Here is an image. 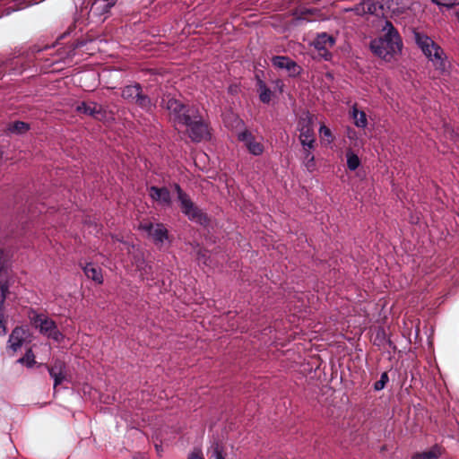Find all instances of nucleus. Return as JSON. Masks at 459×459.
<instances>
[{"label": "nucleus", "instance_id": "obj_1", "mask_svg": "<svg viewBox=\"0 0 459 459\" xmlns=\"http://www.w3.org/2000/svg\"><path fill=\"white\" fill-rule=\"evenodd\" d=\"M383 30L385 33L382 37L370 42V48L375 55L389 61L401 52L403 42L398 30L391 22H385Z\"/></svg>", "mask_w": 459, "mask_h": 459}, {"label": "nucleus", "instance_id": "obj_2", "mask_svg": "<svg viewBox=\"0 0 459 459\" xmlns=\"http://www.w3.org/2000/svg\"><path fill=\"white\" fill-rule=\"evenodd\" d=\"M160 107L167 112L169 122L175 128L178 126H183L191 117L195 118V114L199 109L196 106L184 103L171 94H164L161 97Z\"/></svg>", "mask_w": 459, "mask_h": 459}, {"label": "nucleus", "instance_id": "obj_3", "mask_svg": "<svg viewBox=\"0 0 459 459\" xmlns=\"http://www.w3.org/2000/svg\"><path fill=\"white\" fill-rule=\"evenodd\" d=\"M414 39L423 54L434 64L437 70L445 71L446 64L443 58L444 50L431 38L424 33L414 32Z\"/></svg>", "mask_w": 459, "mask_h": 459}, {"label": "nucleus", "instance_id": "obj_4", "mask_svg": "<svg viewBox=\"0 0 459 459\" xmlns=\"http://www.w3.org/2000/svg\"><path fill=\"white\" fill-rule=\"evenodd\" d=\"M121 97L128 103L134 104L147 113H152L156 105L152 99L143 92L140 83L126 85L122 89Z\"/></svg>", "mask_w": 459, "mask_h": 459}, {"label": "nucleus", "instance_id": "obj_5", "mask_svg": "<svg viewBox=\"0 0 459 459\" xmlns=\"http://www.w3.org/2000/svg\"><path fill=\"white\" fill-rule=\"evenodd\" d=\"M183 126L186 127L188 136L193 142L200 143L210 139L209 126L203 118L199 109L195 114V118L191 117Z\"/></svg>", "mask_w": 459, "mask_h": 459}, {"label": "nucleus", "instance_id": "obj_6", "mask_svg": "<svg viewBox=\"0 0 459 459\" xmlns=\"http://www.w3.org/2000/svg\"><path fill=\"white\" fill-rule=\"evenodd\" d=\"M32 323L36 328H39L40 333L47 335L48 338L60 342L64 337L56 322L47 316L36 315L32 318Z\"/></svg>", "mask_w": 459, "mask_h": 459}, {"label": "nucleus", "instance_id": "obj_7", "mask_svg": "<svg viewBox=\"0 0 459 459\" xmlns=\"http://www.w3.org/2000/svg\"><path fill=\"white\" fill-rule=\"evenodd\" d=\"M138 229L146 232L156 245L162 244L169 238V231L160 222L153 224L150 220L144 219L140 221Z\"/></svg>", "mask_w": 459, "mask_h": 459}, {"label": "nucleus", "instance_id": "obj_8", "mask_svg": "<svg viewBox=\"0 0 459 459\" xmlns=\"http://www.w3.org/2000/svg\"><path fill=\"white\" fill-rule=\"evenodd\" d=\"M181 212L192 221L205 226L209 222L208 216L190 198L186 197L179 203Z\"/></svg>", "mask_w": 459, "mask_h": 459}, {"label": "nucleus", "instance_id": "obj_9", "mask_svg": "<svg viewBox=\"0 0 459 459\" xmlns=\"http://www.w3.org/2000/svg\"><path fill=\"white\" fill-rule=\"evenodd\" d=\"M75 111L78 114L89 116L98 121H104L107 118V110L104 106L91 100L78 102Z\"/></svg>", "mask_w": 459, "mask_h": 459}, {"label": "nucleus", "instance_id": "obj_10", "mask_svg": "<svg viewBox=\"0 0 459 459\" xmlns=\"http://www.w3.org/2000/svg\"><path fill=\"white\" fill-rule=\"evenodd\" d=\"M298 130L299 131V138L303 149H314L316 138L310 118H299L298 122Z\"/></svg>", "mask_w": 459, "mask_h": 459}, {"label": "nucleus", "instance_id": "obj_11", "mask_svg": "<svg viewBox=\"0 0 459 459\" xmlns=\"http://www.w3.org/2000/svg\"><path fill=\"white\" fill-rule=\"evenodd\" d=\"M273 66L279 69H285L291 77L299 76L302 73V68L295 61L287 56H275L272 58Z\"/></svg>", "mask_w": 459, "mask_h": 459}, {"label": "nucleus", "instance_id": "obj_12", "mask_svg": "<svg viewBox=\"0 0 459 459\" xmlns=\"http://www.w3.org/2000/svg\"><path fill=\"white\" fill-rule=\"evenodd\" d=\"M238 140L244 143L248 152L253 155L259 156L264 151V144L257 142L255 135L247 129L238 133Z\"/></svg>", "mask_w": 459, "mask_h": 459}, {"label": "nucleus", "instance_id": "obj_13", "mask_svg": "<svg viewBox=\"0 0 459 459\" xmlns=\"http://www.w3.org/2000/svg\"><path fill=\"white\" fill-rule=\"evenodd\" d=\"M50 377L54 379V388H56L66 378V365L61 359H56L47 366Z\"/></svg>", "mask_w": 459, "mask_h": 459}, {"label": "nucleus", "instance_id": "obj_14", "mask_svg": "<svg viewBox=\"0 0 459 459\" xmlns=\"http://www.w3.org/2000/svg\"><path fill=\"white\" fill-rule=\"evenodd\" d=\"M149 195L150 197L159 202L161 204L170 206L171 205V195L169 190L163 186V187H158L155 186H152L149 188Z\"/></svg>", "mask_w": 459, "mask_h": 459}, {"label": "nucleus", "instance_id": "obj_15", "mask_svg": "<svg viewBox=\"0 0 459 459\" xmlns=\"http://www.w3.org/2000/svg\"><path fill=\"white\" fill-rule=\"evenodd\" d=\"M116 3L117 0H91L90 13L95 16L100 17L109 13Z\"/></svg>", "mask_w": 459, "mask_h": 459}, {"label": "nucleus", "instance_id": "obj_16", "mask_svg": "<svg viewBox=\"0 0 459 459\" xmlns=\"http://www.w3.org/2000/svg\"><path fill=\"white\" fill-rule=\"evenodd\" d=\"M335 43V39L327 34L326 32H322L316 36V38L313 41V45L316 49L321 51V49L331 48L333 47Z\"/></svg>", "mask_w": 459, "mask_h": 459}, {"label": "nucleus", "instance_id": "obj_17", "mask_svg": "<svg viewBox=\"0 0 459 459\" xmlns=\"http://www.w3.org/2000/svg\"><path fill=\"white\" fill-rule=\"evenodd\" d=\"M24 339L25 331L22 327H15L9 336L10 348L16 351L22 345Z\"/></svg>", "mask_w": 459, "mask_h": 459}, {"label": "nucleus", "instance_id": "obj_18", "mask_svg": "<svg viewBox=\"0 0 459 459\" xmlns=\"http://www.w3.org/2000/svg\"><path fill=\"white\" fill-rule=\"evenodd\" d=\"M82 268L85 276L88 279H91L92 281L99 284L102 283L103 276L101 273V269L100 267L94 266L91 263H88Z\"/></svg>", "mask_w": 459, "mask_h": 459}, {"label": "nucleus", "instance_id": "obj_19", "mask_svg": "<svg viewBox=\"0 0 459 459\" xmlns=\"http://www.w3.org/2000/svg\"><path fill=\"white\" fill-rule=\"evenodd\" d=\"M443 453V448L439 445H434L429 450L415 453L411 459H439Z\"/></svg>", "mask_w": 459, "mask_h": 459}, {"label": "nucleus", "instance_id": "obj_20", "mask_svg": "<svg viewBox=\"0 0 459 459\" xmlns=\"http://www.w3.org/2000/svg\"><path fill=\"white\" fill-rule=\"evenodd\" d=\"M30 126L28 123L23 121L10 122L5 129L8 134H23L30 130Z\"/></svg>", "mask_w": 459, "mask_h": 459}, {"label": "nucleus", "instance_id": "obj_21", "mask_svg": "<svg viewBox=\"0 0 459 459\" xmlns=\"http://www.w3.org/2000/svg\"><path fill=\"white\" fill-rule=\"evenodd\" d=\"M351 116L354 119L356 126L365 128L368 125L367 116L364 111L358 110L356 105L353 106L351 110Z\"/></svg>", "mask_w": 459, "mask_h": 459}, {"label": "nucleus", "instance_id": "obj_22", "mask_svg": "<svg viewBox=\"0 0 459 459\" xmlns=\"http://www.w3.org/2000/svg\"><path fill=\"white\" fill-rule=\"evenodd\" d=\"M257 85L260 100L263 103H269L272 99V91L266 86V84L262 80L258 81Z\"/></svg>", "mask_w": 459, "mask_h": 459}, {"label": "nucleus", "instance_id": "obj_23", "mask_svg": "<svg viewBox=\"0 0 459 459\" xmlns=\"http://www.w3.org/2000/svg\"><path fill=\"white\" fill-rule=\"evenodd\" d=\"M347 167L350 170H356L360 165V160L357 154L349 150L346 152Z\"/></svg>", "mask_w": 459, "mask_h": 459}, {"label": "nucleus", "instance_id": "obj_24", "mask_svg": "<svg viewBox=\"0 0 459 459\" xmlns=\"http://www.w3.org/2000/svg\"><path fill=\"white\" fill-rule=\"evenodd\" d=\"M312 149H304V164L307 170L312 171L315 169V156L311 152Z\"/></svg>", "mask_w": 459, "mask_h": 459}, {"label": "nucleus", "instance_id": "obj_25", "mask_svg": "<svg viewBox=\"0 0 459 459\" xmlns=\"http://www.w3.org/2000/svg\"><path fill=\"white\" fill-rule=\"evenodd\" d=\"M319 134L320 135L325 139L328 143H332L333 141V135L332 134V131L329 127L325 126V125H322L319 128Z\"/></svg>", "mask_w": 459, "mask_h": 459}, {"label": "nucleus", "instance_id": "obj_26", "mask_svg": "<svg viewBox=\"0 0 459 459\" xmlns=\"http://www.w3.org/2000/svg\"><path fill=\"white\" fill-rule=\"evenodd\" d=\"M389 381V377L386 372L382 373L380 379L374 384V389L380 391L385 388L386 383Z\"/></svg>", "mask_w": 459, "mask_h": 459}, {"label": "nucleus", "instance_id": "obj_27", "mask_svg": "<svg viewBox=\"0 0 459 459\" xmlns=\"http://www.w3.org/2000/svg\"><path fill=\"white\" fill-rule=\"evenodd\" d=\"M212 456H214L215 459H225L223 455V448L219 443H214L212 446Z\"/></svg>", "mask_w": 459, "mask_h": 459}, {"label": "nucleus", "instance_id": "obj_28", "mask_svg": "<svg viewBox=\"0 0 459 459\" xmlns=\"http://www.w3.org/2000/svg\"><path fill=\"white\" fill-rule=\"evenodd\" d=\"M173 187L177 193V195H178V201L180 203L181 201H183L184 199H186V197H188L189 195L183 191V189L181 188V186L178 184V183H174L173 184Z\"/></svg>", "mask_w": 459, "mask_h": 459}, {"label": "nucleus", "instance_id": "obj_29", "mask_svg": "<svg viewBox=\"0 0 459 459\" xmlns=\"http://www.w3.org/2000/svg\"><path fill=\"white\" fill-rule=\"evenodd\" d=\"M431 2L440 7H446V9H452L455 5V2L447 0H431Z\"/></svg>", "mask_w": 459, "mask_h": 459}, {"label": "nucleus", "instance_id": "obj_30", "mask_svg": "<svg viewBox=\"0 0 459 459\" xmlns=\"http://www.w3.org/2000/svg\"><path fill=\"white\" fill-rule=\"evenodd\" d=\"M187 459H204V457L200 448H194L188 455Z\"/></svg>", "mask_w": 459, "mask_h": 459}, {"label": "nucleus", "instance_id": "obj_31", "mask_svg": "<svg viewBox=\"0 0 459 459\" xmlns=\"http://www.w3.org/2000/svg\"><path fill=\"white\" fill-rule=\"evenodd\" d=\"M48 48H50V46H48V45H45L44 47H39L38 45H34L30 48L28 53L31 54V55H36V54H38L45 49H48Z\"/></svg>", "mask_w": 459, "mask_h": 459}, {"label": "nucleus", "instance_id": "obj_32", "mask_svg": "<svg viewBox=\"0 0 459 459\" xmlns=\"http://www.w3.org/2000/svg\"><path fill=\"white\" fill-rule=\"evenodd\" d=\"M34 358H35V356H34L33 352L31 351V350H29L26 352L24 358L22 359V360H26L28 363V366L31 367L35 363Z\"/></svg>", "mask_w": 459, "mask_h": 459}, {"label": "nucleus", "instance_id": "obj_33", "mask_svg": "<svg viewBox=\"0 0 459 459\" xmlns=\"http://www.w3.org/2000/svg\"><path fill=\"white\" fill-rule=\"evenodd\" d=\"M318 52L319 56L326 61L332 58V54L330 53L329 48L321 49V51Z\"/></svg>", "mask_w": 459, "mask_h": 459}, {"label": "nucleus", "instance_id": "obj_34", "mask_svg": "<svg viewBox=\"0 0 459 459\" xmlns=\"http://www.w3.org/2000/svg\"><path fill=\"white\" fill-rule=\"evenodd\" d=\"M155 449H156L157 453L160 455L162 452L161 445L156 444Z\"/></svg>", "mask_w": 459, "mask_h": 459}, {"label": "nucleus", "instance_id": "obj_35", "mask_svg": "<svg viewBox=\"0 0 459 459\" xmlns=\"http://www.w3.org/2000/svg\"><path fill=\"white\" fill-rule=\"evenodd\" d=\"M11 65H18L20 63L19 58H13L10 61Z\"/></svg>", "mask_w": 459, "mask_h": 459}]
</instances>
